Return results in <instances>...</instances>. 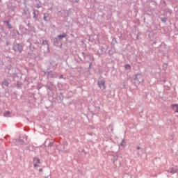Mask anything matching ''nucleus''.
<instances>
[{"label":"nucleus","instance_id":"obj_1","mask_svg":"<svg viewBox=\"0 0 178 178\" xmlns=\"http://www.w3.org/2000/svg\"><path fill=\"white\" fill-rule=\"evenodd\" d=\"M13 49L15 51L22 52L23 46H22V44H16L14 45Z\"/></svg>","mask_w":178,"mask_h":178},{"label":"nucleus","instance_id":"obj_2","mask_svg":"<svg viewBox=\"0 0 178 178\" xmlns=\"http://www.w3.org/2000/svg\"><path fill=\"white\" fill-rule=\"evenodd\" d=\"M98 86L100 87V88L103 87V88L105 90V88H106V86H105V80L98 81Z\"/></svg>","mask_w":178,"mask_h":178},{"label":"nucleus","instance_id":"obj_3","mask_svg":"<svg viewBox=\"0 0 178 178\" xmlns=\"http://www.w3.org/2000/svg\"><path fill=\"white\" fill-rule=\"evenodd\" d=\"M34 162V168L40 167V159L35 158L33 160Z\"/></svg>","mask_w":178,"mask_h":178},{"label":"nucleus","instance_id":"obj_4","mask_svg":"<svg viewBox=\"0 0 178 178\" xmlns=\"http://www.w3.org/2000/svg\"><path fill=\"white\" fill-rule=\"evenodd\" d=\"M172 109L175 111L176 113H178V104H172Z\"/></svg>","mask_w":178,"mask_h":178},{"label":"nucleus","instance_id":"obj_5","mask_svg":"<svg viewBox=\"0 0 178 178\" xmlns=\"http://www.w3.org/2000/svg\"><path fill=\"white\" fill-rule=\"evenodd\" d=\"M2 84H3V86H6V87H8L9 86V82L6 80H4Z\"/></svg>","mask_w":178,"mask_h":178},{"label":"nucleus","instance_id":"obj_6","mask_svg":"<svg viewBox=\"0 0 178 178\" xmlns=\"http://www.w3.org/2000/svg\"><path fill=\"white\" fill-rule=\"evenodd\" d=\"M66 36H67L66 33H63V35H58V38L60 40H62V38H65V37H66Z\"/></svg>","mask_w":178,"mask_h":178},{"label":"nucleus","instance_id":"obj_7","mask_svg":"<svg viewBox=\"0 0 178 178\" xmlns=\"http://www.w3.org/2000/svg\"><path fill=\"white\" fill-rule=\"evenodd\" d=\"M125 69L130 70V69H131V66H130V65H125Z\"/></svg>","mask_w":178,"mask_h":178},{"label":"nucleus","instance_id":"obj_8","mask_svg":"<svg viewBox=\"0 0 178 178\" xmlns=\"http://www.w3.org/2000/svg\"><path fill=\"white\" fill-rule=\"evenodd\" d=\"M8 29H12V25L8 23Z\"/></svg>","mask_w":178,"mask_h":178},{"label":"nucleus","instance_id":"obj_9","mask_svg":"<svg viewBox=\"0 0 178 178\" xmlns=\"http://www.w3.org/2000/svg\"><path fill=\"white\" fill-rule=\"evenodd\" d=\"M44 20H47V16L44 15Z\"/></svg>","mask_w":178,"mask_h":178},{"label":"nucleus","instance_id":"obj_10","mask_svg":"<svg viewBox=\"0 0 178 178\" xmlns=\"http://www.w3.org/2000/svg\"><path fill=\"white\" fill-rule=\"evenodd\" d=\"M39 172H42V168H40Z\"/></svg>","mask_w":178,"mask_h":178},{"label":"nucleus","instance_id":"obj_11","mask_svg":"<svg viewBox=\"0 0 178 178\" xmlns=\"http://www.w3.org/2000/svg\"><path fill=\"white\" fill-rule=\"evenodd\" d=\"M60 79H63V75H60Z\"/></svg>","mask_w":178,"mask_h":178},{"label":"nucleus","instance_id":"obj_12","mask_svg":"<svg viewBox=\"0 0 178 178\" xmlns=\"http://www.w3.org/2000/svg\"><path fill=\"white\" fill-rule=\"evenodd\" d=\"M37 8H38H38H40V6H37Z\"/></svg>","mask_w":178,"mask_h":178},{"label":"nucleus","instance_id":"obj_13","mask_svg":"<svg viewBox=\"0 0 178 178\" xmlns=\"http://www.w3.org/2000/svg\"><path fill=\"white\" fill-rule=\"evenodd\" d=\"M9 113H9V112H7V115H9Z\"/></svg>","mask_w":178,"mask_h":178},{"label":"nucleus","instance_id":"obj_14","mask_svg":"<svg viewBox=\"0 0 178 178\" xmlns=\"http://www.w3.org/2000/svg\"><path fill=\"white\" fill-rule=\"evenodd\" d=\"M79 0H76V2H77Z\"/></svg>","mask_w":178,"mask_h":178},{"label":"nucleus","instance_id":"obj_15","mask_svg":"<svg viewBox=\"0 0 178 178\" xmlns=\"http://www.w3.org/2000/svg\"><path fill=\"white\" fill-rule=\"evenodd\" d=\"M138 149H140V147H138Z\"/></svg>","mask_w":178,"mask_h":178}]
</instances>
